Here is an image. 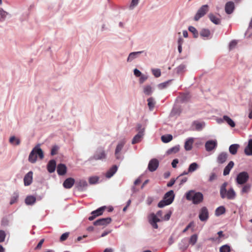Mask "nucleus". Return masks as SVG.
Returning a JSON list of instances; mask_svg holds the SVG:
<instances>
[{
    "label": "nucleus",
    "mask_w": 252,
    "mask_h": 252,
    "mask_svg": "<svg viewBox=\"0 0 252 252\" xmlns=\"http://www.w3.org/2000/svg\"><path fill=\"white\" fill-rule=\"evenodd\" d=\"M228 185L227 182H224L220 187V193L222 199L226 198L228 200H234L236 196V193L232 188H230L228 190L226 189V187Z\"/></svg>",
    "instance_id": "obj_1"
},
{
    "label": "nucleus",
    "mask_w": 252,
    "mask_h": 252,
    "mask_svg": "<svg viewBox=\"0 0 252 252\" xmlns=\"http://www.w3.org/2000/svg\"><path fill=\"white\" fill-rule=\"evenodd\" d=\"M186 197L188 200L192 201L194 204H198L203 200V195L200 192H195L190 190L186 193Z\"/></svg>",
    "instance_id": "obj_2"
},
{
    "label": "nucleus",
    "mask_w": 252,
    "mask_h": 252,
    "mask_svg": "<svg viewBox=\"0 0 252 252\" xmlns=\"http://www.w3.org/2000/svg\"><path fill=\"white\" fill-rule=\"evenodd\" d=\"M37 156L40 159L44 158V154L42 149L40 148L39 145H36L34 147L32 151L31 152L28 160L29 162L32 163H34L37 160Z\"/></svg>",
    "instance_id": "obj_3"
},
{
    "label": "nucleus",
    "mask_w": 252,
    "mask_h": 252,
    "mask_svg": "<svg viewBox=\"0 0 252 252\" xmlns=\"http://www.w3.org/2000/svg\"><path fill=\"white\" fill-rule=\"evenodd\" d=\"M175 194L173 190H170L167 192L163 196V198L160 200L158 204V207L160 208L170 205L174 201Z\"/></svg>",
    "instance_id": "obj_4"
},
{
    "label": "nucleus",
    "mask_w": 252,
    "mask_h": 252,
    "mask_svg": "<svg viewBox=\"0 0 252 252\" xmlns=\"http://www.w3.org/2000/svg\"><path fill=\"white\" fill-rule=\"evenodd\" d=\"M126 142V140L125 139H123L118 142L116 146L115 151V156L116 158L118 160H122L124 158L122 153V150H123Z\"/></svg>",
    "instance_id": "obj_5"
},
{
    "label": "nucleus",
    "mask_w": 252,
    "mask_h": 252,
    "mask_svg": "<svg viewBox=\"0 0 252 252\" xmlns=\"http://www.w3.org/2000/svg\"><path fill=\"white\" fill-rule=\"evenodd\" d=\"M162 215V211L161 210L158 211L156 215L154 214L151 215V218L149 219V222L154 228L157 229L158 228L157 222L160 221L158 217H161Z\"/></svg>",
    "instance_id": "obj_6"
},
{
    "label": "nucleus",
    "mask_w": 252,
    "mask_h": 252,
    "mask_svg": "<svg viewBox=\"0 0 252 252\" xmlns=\"http://www.w3.org/2000/svg\"><path fill=\"white\" fill-rule=\"evenodd\" d=\"M249 179V175L246 171H243L237 174L236 182L238 185H243L246 184Z\"/></svg>",
    "instance_id": "obj_7"
},
{
    "label": "nucleus",
    "mask_w": 252,
    "mask_h": 252,
    "mask_svg": "<svg viewBox=\"0 0 252 252\" xmlns=\"http://www.w3.org/2000/svg\"><path fill=\"white\" fill-rule=\"evenodd\" d=\"M209 10V6L207 4L202 5L197 11L194 16V20L198 21L201 17L204 16Z\"/></svg>",
    "instance_id": "obj_8"
},
{
    "label": "nucleus",
    "mask_w": 252,
    "mask_h": 252,
    "mask_svg": "<svg viewBox=\"0 0 252 252\" xmlns=\"http://www.w3.org/2000/svg\"><path fill=\"white\" fill-rule=\"evenodd\" d=\"M106 154L103 148H98L94 156L90 158L91 159L101 160L106 158Z\"/></svg>",
    "instance_id": "obj_9"
},
{
    "label": "nucleus",
    "mask_w": 252,
    "mask_h": 252,
    "mask_svg": "<svg viewBox=\"0 0 252 252\" xmlns=\"http://www.w3.org/2000/svg\"><path fill=\"white\" fill-rule=\"evenodd\" d=\"M209 217V211L207 207H202L199 211L198 218L201 221H206Z\"/></svg>",
    "instance_id": "obj_10"
},
{
    "label": "nucleus",
    "mask_w": 252,
    "mask_h": 252,
    "mask_svg": "<svg viewBox=\"0 0 252 252\" xmlns=\"http://www.w3.org/2000/svg\"><path fill=\"white\" fill-rule=\"evenodd\" d=\"M105 208L106 206H104L92 211L91 213V216L89 217L88 218L89 220L91 221L93 220L97 217L101 215Z\"/></svg>",
    "instance_id": "obj_11"
},
{
    "label": "nucleus",
    "mask_w": 252,
    "mask_h": 252,
    "mask_svg": "<svg viewBox=\"0 0 252 252\" xmlns=\"http://www.w3.org/2000/svg\"><path fill=\"white\" fill-rule=\"evenodd\" d=\"M217 141L216 140H210L207 141L205 144V149L207 152H211L217 147Z\"/></svg>",
    "instance_id": "obj_12"
},
{
    "label": "nucleus",
    "mask_w": 252,
    "mask_h": 252,
    "mask_svg": "<svg viewBox=\"0 0 252 252\" xmlns=\"http://www.w3.org/2000/svg\"><path fill=\"white\" fill-rule=\"evenodd\" d=\"M75 186L78 190L82 191L86 189L88 183L85 180L80 179L76 182Z\"/></svg>",
    "instance_id": "obj_13"
},
{
    "label": "nucleus",
    "mask_w": 252,
    "mask_h": 252,
    "mask_svg": "<svg viewBox=\"0 0 252 252\" xmlns=\"http://www.w3.org/2000/svg\"><path fill=\"white\" fill-rule=\"evenodd\" d=\"M159 165V161L156 158H153L150 160L148 169L151 172H154L157 170Z\"/></svg>",
    "instance_id": "obj_14"
},
{
    "label": "nucleus",
    "mask_w": 252,
    "mask_h": 252,
    "mask_svg": "<svg viewBox=\"0 0 252 252\" xmlns=\"http://www.w3.org/2000/svg\"><path fill=\"white\" fill-rule=\"evenodd\" d=\"M112 221V219L110 217L106 218H102L96 220L94 222V225L106 226L109 224Z\"/></svg>",
    "instance_id": "obj_15"
},
{
    "label": "nucleus",
    "mask_w": 252,
    "mask_h": 252,
    "mask_svg": "<svg viewBox=\"0 0 252 252\" xmlns=\"http://www.w3.org/2000/svg\"><path fill=\"white\" fill-rule=\"evenodd\" d=\"M234 3L232 1H227L224 6L225 12L227 14H232L235 9Z\"/></svg>",
    "instance_id": "obj_16"
},
{
    "label": "nucleus",
    "mask_w": 252,
    "mask_h": 252,
    "mask_svg": "<svg viewBox=\"0 0 252 252\" xmlns=\"http://www.w3.org/2000/svg\"><path fill=\"white\" fill-rule=\"evenodd\" d=\"M11 17V14L4 10L2 8L0 7V22H3Z\"/></svg>",
    "instance_id": "obj_17"
},
{
    "label": "nucleus",
    "mask_w": 252,
    "mask_h": 252,
    "mask_svg": "<svg viewBox=\"0 0 252 252\" xmlns=\"http://www.w3.org/2000/svg\"><path fill=\"white\" fill-rule=\"evenodd\" d=\"M189 245V239L188 238H183L179 243V248L182 251H186Z\"/></svg>",
    "instance_id": "obj_18"
},
{
    "label": "nucleus",
    "mask_w": 252,
    "mask_h": 252,
    "mask_svg": "<svg viewBox=\"0 0 252 252\" xmlns=\"http://www.w3.org/2000/svg\"><path fill=\"white\" fill-rule=\"evenodd\" d=\"M32 175L33 173L32 171H29L25 175L24 178L25 186H28L32 184Z\"/></svg>",
    "instance_id": "obj_19"
},
{
    "label": "nucleus",
    "mask_w": 252,
    "mask_h": 252,
    "mask_svg": "<svg viewBox=\"0 0 252 252\" xmlns=\"http://www.w3.org/2000/svg\"><path fill=\"white\" fill-rule=\"evenodd\" d=\"M228 154L226 152H221L219 154L217 158V161L219 164H223L226 160Z\"/></svg>",
    "instance_id": "obj_20"
},
{
    "label": "nucleus",
    "mask_w": 252,
    "mask_h": 252,
    "mask_svg": "<svg viewBox=\"0 0 252 252\" xmlns=\"http://www.w3.org/2000/svg\"><path fill=\"white\" fill-rule=\"evenodd\" d=\"M67 168L65 164L60 163L58 165L57 172L59 175H64L66 173Z\"/></svg>",
    "instance_id": "obj_21"
},
{
    "label": "nucleus",
    "mask_w": 252,
    "mask_h": 252,
    "mask_svg": "<svg viewBox=\"0 0 252 252\" xmlns=\"http://www.w3.org/2000/svg\"><path fill=\"white\" fill-rule=\"evenodd\" d=\"M56 167V162L54 159L50 160L47 165V169L48 171L51 173L55 171Z\"/></svg>",
    "instance_id": "obj_22"
},
{
    "label": "nucleus",
    "mask_w": 252,
    "mask_h": 252,
    "mask_svg": "<svg viewBox=\"0 0 252 252\" xmlns=\"http://www.w3.org/2000/svg\"><path fill=\"white\" fill-rule=\"evenodd\" d=\"M194 142V138L193 137H190L186 139L184 148L186 151H190L192 148V145Z\"/></svg>",
    "instance_id": "obj_23"
},
{
    "label": "nucleus",
    "mask_w": 252,
    "mask_h": 252,
    "mask_svg": "<svg viewBox=\"0 0 252 252\" xmlns=\"http://www.w3.org/2000/svg\"><path fill=\"white\" fill-rule=\"evenodd\" d=\"M75 180L72 178H67L63 183V186L65 189H70L74 184Z\"/></svg>",
    "instance_id": "obj_24"
},
{
    "label": "nucleus",
    "mask_w": 252,
    "mask_h": 252,
    "mask_svg": "<svg viewBox=\"0 0 252 252\" xmlns=\"http://www.w3.org/2000/svg\"><path fill=\"white\" fill-rule=\"evenodd\" d=\"M243 185V186L242 187V189L240 191L241 194L243 195L245 194H248L251 191L252 185L251 184L247 183Z\"/></svg>",
    "instance_id": "obj_25"
},
{
    "label": "nucleus",
    "mask_w": 252,
    "mask_h": 252,
    "mask_svg": "<svg viewBox=\"0 0 252 252\" xmlns=\"http://www.w3.org/2000/svg\"><path fill=\"white\" fill-rule=\"evenodd\" d=\"M118 170V167L117 165H114L111 168H110L106 173L105 176L107 178H110L112 177Z\"/></svg>",
    "instance_id": "obj_26"
},
{
    "label": "nucleus",
    "mask_w": 252,
    "mask_h": 252,
    "mask_svg": "<svg viewBox=\"0 0 252 252\" xmlns=\"http://www.w3.org/2000/svg\"><path fill=\"white\" fill-rule=\"evenodd\" d=\"M144 51H141L133 52L130 53L129 54L128 57L127 59V62H131L134 59H136L139 55H140L141 53H144Z\"/></svg>",
    "instance_id": "obj_27"
},
{
    "label": "nucleus",
    "mask_w": 252,
    "mask_h": 252,
    "mask_svg": "<svg viewBox=\"0 0 252 252\" xmlns=\"http://www.w3.org/2000/svg\"><path fill=\"white\" fill-rule=\"evenodd\" d=\"M234 165V163L233 161H229V162L225 167V168L223 170V175L224 176H226V175H228L230 173V170L233 167Z\"/></svg>",
    "instance_id": "obj_28"
},
{
    "label": "nucleus",
    "mask_w": 252,
    "mask_h": 252,
    "mask_svg": "<svg viewBox=\"0 0 252 252\" xmlns=\"http://www.w3.org/2000/svg\"><path fill=\"white\" fill-rule=\"evenodd\" d=\"M245 153L247 156H252V139L249 140L248 144L244 150Z\"/></svg>",
    "instance_id": "obj_29"
},
{
    "label": "nucleus",
    "mask_w": 252,
    "mask_h": 252,
    "mask_svg": "<svg viewBox=\"0 0 252 252\" xmlns=\"http://www.w3.org/2000/svg\"><path fill=\"white\" fill-rule=\"evenodd\" d=\"M12 220V218L9 216L3 217L1 221V224L3 226H7L10 225Z\"/></svg>",
    "instance_id": "obj_30"
},
{
    "label": "nucleus",
    "mask_w": 252,
    "mask_h": 252,
    "mask_svg": "<svg viewBox=\"0 0 252 252\" xmlns=\"http://www.w3.org/2000/svg\"><path fill=\"white\" fill-rule=\"evenodd\" d=\"M36 201V198L33 195H29L26 197L25 202L27 205H32Z\"/></svg>",
    "instance_id": "obj_31"
},
{
    "label": "nucleus",
    "mask_w": 252,
    "mask_h": 252,
    "mask_svg": "<svg viewBox=\"0 0 252 252\" xmlns=\"http://www.w3.org/2000/svg\"><path fill=\"white\" fill-rule=\"evenodd\" d=\"M199 34L203 38H209L210 36L211 32L209 29L204 28L200 31Z\"/></svg>",
    "instance_id": "obj_32"
},
{
    "label": "nucleus",
    "mask_w": 252,
    "mask_h": 252,
    "mask_svg": "<svg viewBox=\"0 0 252 252\" xmlns=\"http://www.w3.org/2000/svg\"><path fill=\"white\" fill-rule=\"evenodd\" d=\"M189 94L188 93L181 94L178 97L179 100L182 103L187 102L189 99Z\"/></svg>",
    "instance_id": "obj_33"
},
{
    "label": "nucleus",
    "mask_w": 252,
    "mask_h": 252,
    "mask_svg": "<svg viewBox=\"0 0 252 252\" xmlns=\"http://www.w3.org/2000/svg\"><path fill=\"white\" fill-rule=\"evenodd\" d=\"M239 145L237 144H233L231 145L229 147V151L230 154L233 155L236 154Z\"/></svg>",
    "instance_id": "obj_34"
},
{
    "label": "nucleus",
    "mask_w": 252,
    "mask_h": 252,
    "mask_svg": "<svg viewBox=\"0 0 252 252\" xmlns=\"http://www.w3.org/2000/svg\"><path fill=\"white\" fill-rule=\"evenodd\" d=\"M193 125L194 126L195 129L198 131L201 130L205 126L204 122H199L197 121L194 122Z\"/></svg>",
    "instance_id": "obj_35"
},
{
    "label": "nucleus",
    "mask_w": 252,
    "mask_h": 252,
    "mask_svg": "<svg viewBox=\"0 0 252 252\" xmlns=\"http://www.w3.org/2000/svg\"><path fill=\"white\" fill-rule=\"evenodd\" d=\"M153 89L150 85H146L143 87V92L145 95H151L153 92Z\"/></svg>",
    "instance_id": "obj_36"
},
{
    "label": "nucleus",
    "mask_w": 252,
    "mask_h": 252,
    "mask_svg": "<svg viewBox=\"0 0 252 252\" xmlns=\"http://www.w3.org/2000/svg\"><path fill=\"white\" fill-rule=\"evenodd\" d=\"M208 17L211 21L214 24L216 25H219L220 23V20L214 14L210 13L209 14Z\"/></svg>",
    "instance_id": "obj_37"
},
{
    "label": "nucleus",
    "mask_w": 252,
    "mask_h": 252,
    "mask_svg": "<svg viewBox=\"0 0 252 252\" xmlns=\"http://www.w3.org/2000/svg\"><path fill=\"white\" fill-rule=\"evenodd\" d=\"M226 210L223 206H220L218 207L215 210V215L217 217L220 216L225 213Z\"/></svg>",
    "instance_id": "obj_38"
},
{
    "label": "nucleus",
    "mask_w": 252,
    "mask_h": 252,
    "mask_svg": "<svg viewBox=\"0 0 252 252\" xmlns=\"http://www.w3.org/2000/svg\"><path fill=\"white\" fill-rule=\"evenodd\" d=\"M173 139V136L171 134H165L161 136V141L164 143H167L171 141Z\"/></svg>",
    "instance_id": "obj_39"
},
{
    "label": "nucleus",
    "mask_w": 252,
    "mask_h": 252,
    "mask_svg": "<svg viewBox=\"0 0 252 252\" xmlns=\"http://www.w3.org/2000/svg\"><path fill=\"white\" fill-rule=\"evenodd\" d=\"M180 150V146L179 145H176L174 147H173L170 149H169L167 152L166 153L168 155H170L172 154H175L178 152Z\"/></svg>",
    "instance_id": "obj_40"
},
{
    "label": "nucleus",
    "mask_w": 252,
    "mask_h": 252,
    "mask_svg": "<svg viewBox=\"0 0 252 252\" xmlns=\"http://www.w3.org/2000/svg\"><path fill=\"white\" fill-rule=\"evenodd\" d=\"M199 168V165L196 162L191 163L188 168V172L192 173L196 171Z\"/></svg>",
    "instance_id": "obj_41"
},
{
    "label": "nucleus",
    "mask_w": 252,
    "mask_h": 252,
    "mask_svg": "<svg viewBox=\"0 0 252 252\" xmlns=\"http://www.w3.org/2000/svg\"><path fill=\"white\" fill-rule=\"evenodd\" d=\"M143 135H144V134H140L137 133L133 138L132 141H131V143L132 144H134L139 143V142H140L141 141Z\"/></svg>",
    "instance_id": "obj_42"
},
{
    "label": "nucleus",
    "mask_w": 252,
    "mask_h": 252,
    "mask_svg": "<svg viewBox=\"0 0 252 252\" xmlns=\"http://www.w3.org/2000/svg\"><path fill=\"white\" fill-rule=\"evenodd\" d=\"M9 142L13 145L17 146L20 144V140L15 136H12L9 138Z\"/></svg>",
    "instance_id": "obj_43"
},
{
    "label": "nucleus",
    "mask_w": 252,
    "mask_h": 252,
    "mask_svg": "<svg viewBox=\"0 0 252 252\" xmlns=\"http://www.w3.org/2000/svg\"><path fill=\"white\" fill-rule=\"evenodd\" d=\"M223 120L231 127H234L235 126V123H234V122L228 116H227L226 115H224L223 116Z\"/></svg>",
    "instance_id": "obj_44"
},
{
    "label": "nucleus",
    "mask_w": 252,
    "mask_h": 252,
    "mask_svg": "<svg viewBox=\"0 0 252 252\" xmlns=\"http://www.w3.org/2000/svg\"><path fill=\"white\" fill-rule=\"evenodd\" d=\"M189 31L193 34L194 38H197L199 35V33L197 30L193 26H189L188 28Z\"/></svg>",
    "instance_id": "obj_45"
},
{
    "label": "nucleus",
    "mask_w": 252,
    "mask_h": 252,
    "mask_svg": "<svg viewBox=\"0 0 252 252\" xmlns=\"http://www.w3.org/2000/svg\"><path fill=\"white\" fill-rule=\"evenodd\" d=\"M230 247L227 244L222 245L220 248V252H230Z\"/></svg>",
    "instance_id": "obj_46"
},
{
    "label": "nucleus",
    "mask_w": 252,
    "mask_h": 252,
    "mask_svg": "<svg viewBox=\"0 0 252 252\" xmlns=\"http://www.w3.org/2000/svg\"><path fill=\"white\" fill-rule=\"evenodd\" d=\"M148 105L149 109L151 110L153 109L155 106V101L153 97H150L147 99Z\"/></svg>",
    "instance_id": "obj_47"
},
{
    "label": "nucleus",
    "mask_w": 252,
    "mask_h": 252,
    "mask_svg": "<svg viewBox=\"0 0 252 252\" xmlns=\"http://www.w3.org/2000/svg\"><path fill=\"white\" fill-rule=\"evenodd\" d=\"M19 198V194L17 192H14L11 197L10 204L12 205L16 202Z\"/></svg>",
    "instance_id": "obj_48"
},
{
    "label": "nucleus",
    "mask_w": 252,
    "mask_h": 252,
    "mask_svg": "<svg viewBox=\"0 0 252 252\" xmlns=\"http://www.w3.org/2000/svg\"><path fill=\"white\" fill-rule=\"evenodd\" d=\"M186 68V65L184 64H181L179 65L178 67H176V72L178 74L181 73L185 71Z\"/></svg>",
    "instance_id": "obj_49"
},
{
    "label": "nucleus",
    "mask_w": 252,
    "mask_h": 252,
    "mask_svg": "<svg viewBox=\"0 0 252 252\" xmlns=\"http://www.w3.org/2000/svg\"><path fill=\"white\" fill-rule=\"evenodd\" d=\"M136 130L138 131V133L139 134H144L145 128L143 127L142 125L140 124H137L136 127Z\"/></svg>",
    "instance_id": "obj_50"
},
{
    "label": "nucleus",
    "mask_w": 252,
    "mask_h": 252,
    "mask_svg": "<svg viewBox=\"0 0 252 252\" xmlns=\"http://www.w3.org/2000/svg\"><path fill=\"white\" fill-rule=\"evenodd\" d=\"M197 235L196 234H193L189 238V243L192 245H194L197 242Z\"/></svg>",
    "instance_id": "obj_51"
},
{
    "label": "nucleus",
    "mask_w": 252,
    "mask_h": 252,
    "mask_svg": "<svg viewBox=\"0 0 252 252\" xmlns=\"http://www.w3.org/2000/svg\"><path fill=\"white\" fill-rule=\"evenodd\" d=\"M152 72L155 77H159L161 75V71L160 69L153 68L152 69Z\"/></svg>",
    "instance_id": "obj_52"
},
{
    "label": "nucleus",
    "mask_w": 252,
    "mask_h": 252,
    "mask_svg": "<svg viewBox=\"0 0 252 252\" xmlns=\"http://www.w3.org/2000/svg\"><path fill=\"white\" fill-rule=\"evenodd\" d=\"M171 80H170L167 81L166 82H163V83L159 84L158 85V89H159V90H162V89L166 88L167 85L169 83V82H171Z\"/></svg>",
    "instance_id": "obj_53"
},
{
    "label": "nucleus",
    "mask_w": 252,
    "mask_h": 252,
    "mask_svg": "<svg viewBox=\"0 0 252 252\" xmlns=\"http://www.w3.org/2000/svg\"><path fill=\"white\" fill-rule=\"evenodd\" d=\"M99 178L97 176L91 177L89 179V182L90 184H95L98 181Z\"/></svg>",
    "instance_id": "obj_54"
},
{
    "label": "nucleus",
    "mask_w": 252,
    "mask_h": 252,
    "mask_svg": "<svg viewBox=\"0 0 252 252\" xmlns=\"http://www.w3.org/2000/svg\"><path fill=\"white\" fill-rule=\"evenodd\" d=\"M238 43V41L236 40H232L229 44V47L230 50L234 49Z\"/></svg>",
    "instance_id": "obj_55"
},
{
    "label": "nucleus",
    "mask_w": 252,
    "mask_h": 252,
    "mask_svg": "<svg viewBox=\"0 0 252 252\" xmlns=\"http://www.w3.org/2000/svg\"><path fill=\"white\" fill-rule=\"evenodd\" d=\"M59 149V147L57 145H55V146H53L51 149V155L52 156H54V155H56L57 154V152L58 151Z\"/></svg>",
    "instance_id": "obj_56"
},
{
    "label": "nucleus",
    "mask_w": 252,
    "mask_h": 252,
    "mask_svg": "<svg viewBox=\"0 0 252 252\" xmlns=\"http://www.w3.org/2000/svg\"><path fill=\"white\" fill-rule=\"evenodd\" d=\"M6 234L4 231L0 230V243L3 242L5 238Z\"/></svg>",
    "instance_id": "obj_57"
},
{
    "label": "nucleus",
    "mask_w": 252,
    "mask_h": 252,
    "mask_svg": "<svg viewBox=\"0 0 252 252\" xmlns=\"http://www.w3.org/2000/svg\"><path fill=\"white\" fill-rule=\"evenodd\" d=\"M217 176L216 174L214 172H212L209 176L208 181L210 182L213 181L215 179H217Z\"/></svg>",
    "instance_id": "obj_58"
},
{
    "label": "nucleus",
    "mask_w": 252,
    "mask_h": 252,
    "mask_svg": "<svg viewBox=\"0 0 252 252\" xmlns=\"http://www.w3.org/2000/svg\"><path fill=\"white\" fill-rule=\"evenodd\" d=\"M139 0H132L130 5V8L131 9H133V8L138 4Z\"/></svg>",
    "instance_id": "obj_59"
},
{
    "label": "nucleus",
    "mask_w": 252,
    "mask_h": 252,
    "mask_svg": "<svg viewBox=\"0 0 252 252\" xmlns=\"http://www.w3.org/2000/svg\"><path fill=\"white\" fill-rule=\"evenodd\" d=\"M147 78H148L147 76L144 75V74H142L141 76H140V78H139L140 84L143 83L147 79Z\"/></svg>",
    "instance_id": "obj_60"
},
{
    "label": "nucleus",
    "mask_w": 252,
    "mask_h": 252,
    "mask_svg": "<svg viewBox=\"0 0 252 252\" xmlns=\"http://www.w3.org/2000/svg\"><path fill=\"white\" fill-rule=\"evenodd\" d=\"M68 235H69V232L64 233L63 234L61 235V236L60 237V241H65L68 237Z\"/></svg>",
    "instance_id": "obj_61"
},
{
    "label": "nucleus",
    "mask_w": 252,
    "mask_h": 252,
    "mask_svg": "<svg viewBox=\"0 0 252 252\" xmlns=\"http://www.w3.org/2000/svg\"><path fill=\"white\" fill-rule=\"evenodd\" d=\"M171 211H169L168 213H167L163 218V220H168L170 217H171Z\"/></svg>",
    "instance_id": "obj_62"
},
{
    "label": "nucleus",
    "mask_w": 252,
    "mask_h": 252,
    "mask_svg": "<svg viewBox=\"0 0 252 252\" xmlns=\"http://www.w3.org/2000/svg\"><path fill=\"white\" fill-rule=\"evenodd\" d=\"M133 73L134 75L136 77H140L142 75L141 71L137 68L134 69Z\"/></svg>",
    "instance_id": "obj_63"
},
{
    "label": "nucleus",
    "mask_w": 252,
    "mask_h": 252,
    "mask_svg": "<svg viewBox=\"0 0 252 252\" xmlns=\"http://www.w3.org/2000/svg\"><path fill=\"white\" fill-rule=\"evenodd\" d=\"M249 110L250 111V113L248 116L249 119H252V103L249 105Z\"/></svg>",
    "instance_id": "obj_64"
}]
</instances>
